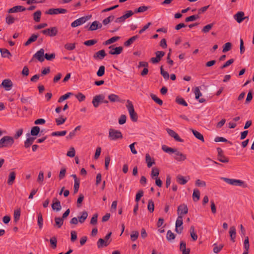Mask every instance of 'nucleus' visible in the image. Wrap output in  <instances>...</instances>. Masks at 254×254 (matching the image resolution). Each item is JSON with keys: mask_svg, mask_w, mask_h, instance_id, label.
Here are the masks:
<instances>
[{"mask_svg": "<svg viewBox=\"0 0 254 254\" xmlns=\"http://www.w3.org/2000/svg\"><path fill=\"white\" fill-rule=\"evenodd\" d=\"M20 101L23 104L27 105L31 104L32 103V98L31 97H24L22 95L20 99Z\"/></svg>", "mask_w": 254, "mask_h": 254, "instance_id": "obj_37", "label": "nucleus"}, {"mask_svg": "<svg viewBox=\"0 0 254 254\" xmlns=\"http://www.w3.org/2000/svg\"><path fill=\"white\" fill-rule=\"evenodd\" d=\"M16 19V18H14L11 15H8L6 17V23L8 25L11 24L14 22Z\"/></svg>", "mask_w": 254, "mask_h": 254, "instance_id": "obj_53", "label": "nucleus"}, {"mask_svg": "<svg viewBox=\"0 0 254 254\" xmlns=\"http://www.w3.org/2000/svg\"><path fill=\"white\" fill-rule=\"evenodd\" d=\"M192 198L194 201H197L200 198V191L197 189H194L192 193Z\"/></svg>", "mask_w": 254, "mask_h": 254, "instance_id": "obj_34", "label": "nucleus"}, {"mask_svg": "<svg viewBox=\"0 0 254 254\" xmlns=\"http://www.w3.org/2000/svg\"><path fill=\"white\" fill-rule=\"evenodd\" d=\"M108 137L110 140H117L123 137V134L120 130L114 128L109 129Z\"/></svg>", "mask_w": 254, "mask_h": 254, "instance_id": "obj_3", "label": "nucleus"}, {"mask_svg": "<svg viewBox=\"0 0 254 254\" xmlns=\"http://www.w3.org/2000/svg\"><path fill=\"white\" fill-rule=\"evenodd\" d=\"M120 39V37L119 36H114L112 37L111 38L108 39V40L106 41L105 43H104L105 45H110L112 43H113L115 42L116 41H118Z\"/></svg>", "mask_w": 254, "mask_h": 254, "instance_id": "obj_39", "label": "nucleus"}, {"mask_svg": "<svg viewBox=\"0 0 254 254\" xmlns=\"http://www.w3.org/2000/svg\"><path fill=\"white\" fill-rule=\"evenodd\" d=\"M165 54V53L163 51H157L155 52L156 57L151 58L150 61L153 64H157L161 61V58Z\"/></svg>", "mask_w": 254, "mask_h": 254, "instance_id": "obj_10", "label": "nucleus"}, {"mask_svg": "<svg viewBox=\"0 0 254 254\" xmlns=\"http://www.w3.org/2000/svg\"><path fill=\"white\" fill-rule=\"evenodd\" d=\"M90 17H91V16H84V17H80V18L74 20L73 22H72L71 24V26L72 27H75L81 25V24L84 23L88 19H89Z\"/></svg>", "mask_w": 254, "mask_h": 254, "instance_id": "obj_7", "label": "nucleus"}, {"mask_svg": "<svg viewBox=\"0 0 254 254\" xmlns=\"http://www.w3.org/2000/svg\"><path fill=\"white\" fill-rule=\"evenodd\" d=\"M20 209L18 208L16 210H15L14 211V221L15 222H17L20 219Z\"/></svg>", "mask_w": 254, "mask_h": 254, "instance_id": "obj_42", "label": "nucleus"}, {"mask_svg": "<svg viewBox=\"0 0 254 254\" xmlns=\"http://www.w3.org/2000/svg\"><path fill=\"white\" fill-rule=\"evenodd\" d=\"M102 25V24L97 21H95L92 22L90 26L88 28L89 31H94L97 29L101 28Z\"/></svg>", "mask_w": 254, "mask_h": 254, "instance_id": "obj_24", "label": "nucleus"}, {"mask_svg": "<svg viewBox=\"0 0 254 254\" xmlns=\"http://www.w3.org/2000/svg\"><path fill=\"white\" fill-rule=\"evenodd\" d=\"M42 13L40 10H37L33 13V19L36 22L40 21Z\"/></svg>", "mask_w": 254, "mask_h": 254, "instance_id": "obj_38", "label": "nucleus"}, {"mask_svg": "<svg viewBox=\"0 0 254 254\" xmlns=\"http://www.w3.org/2000/svg\"><path fill=\"white\" fill-rule=\"evenodd\" d=\"M166 131L167 133L169 134L170 136L173 137L176 141L183 142L184 141L183 139L181 138L179 135L173 130L170 129V128H167Z\"/></svg>", "mask_w": 254, "mask_h": 254, "instance_id": "obj_17", "label": "nucleus"}, {"mask_svg": "<svg viewBox=\"0 0 254 254\" xmlns=\"http://www.w3.org/2000/svg\"><path fill=\"white\" fill-rule=\"evenodd\" d=\"M110 51L109 53L111 55H119L121 54L123 50V48L121 46L118 47H114V45L110 46L109 47Z\"/></svg>", "mask_w": 254, "mask_h": 254, "instance_id": "obj_12", "label": "nucleus"}, {"mask_svg": "<svg viewBox=\"0 0 254 254\" xmlns=\"http://www.w3.org/2000/svg\"><path fill=\"white\" fill-rule=\"evenodd\" d=\"M188 212V208L187 205L185 204H182L179 205L177 209L178 215L183 216L187 214Z\"/></svg>", "mask_w": 254, "mask_h": 254, "instance_id": "obj_16", "label": "nucleus"}, {"mask_svg": "<svg viewBox=\"0 0 254 254\" xmlns=\"http://www.w3.org/2000/svg\"><path fill=\"white\" fill-rule=\"evenodd\" d=\"M0 52L1 53V56L3 58H9L11 56V54L10 52L6 49H1L0 48Z\"/></svg>", "mask_w": 254, "mask_h": 254, "instance_id": "obj_32", "label": "nucleus"}, {"mask_svg": "<svg viewBox=\"0 0 254 254\" xmlns=\"http://www.w3.org/2000/svg\"><path fill=\"white\" fill-rule=\"evenodd\" d=\"M167 239L168 241H171L175 238V234L171 230H169L167 233Z\"/></svg>", "mask_w": 254, "mask_h": 254, "instance_id": "obj_60", "label": "nucleus"}, {"mask_svg": "<svg viewBox=\"0 0 254 254\" xmlns=\"http://www.w3.org/2000/svg\"><path fill=\"white\" fill-rule=\"evenodd\" d=\"M35 138L33 137H28L24 142V146L25 148L29 147L33 143Z\"/></svg>", "mask_w": 254, "mask_h": 254, "instance_id": "obj_33", "label": "nucleus"}, {"mask_svg": "<svg viewBox=\"0 0 254 254\" xmlns=\"http://www.w3.org/2000/svg\"><path fill=\"white\" fill-rule=\"evenodd\" d=\"M183 216L178 215L177 220L176 221V228L175 231L178 233L181 234L182 232L183 227H182L183 225Z\"/></svg>", "mask_w": 254, "mask_h": 254, "instance_id": "obj_8", "label": "nucleus"}, {"mask_svg": "<svg viewBox=\"0 0 254 254\" xmlns=\"http://www.w3.org/2000/svg\"><path fill=\"white\" fill-rule=\"evenodd\" d=\"M253 99V91L250 90L247 95V98L245 101V104H249Z\"/></svg>", "mask_w": 254, "mask_h": 254, "instance_id": "obj_57", "label": "nucleus"}, {"mask_svg": "<svg viewBox=\"0 0 254 254\" xmlns=\"http://www.w3.org/2000/svg\"><path fill=\"white\" fill-rule=\"evenodd\" d=\"M150 97L151 99L155 102L157 104L159 105L160 106L162 105L163 104V101L162 100L158 98L155 94H151Z\"/></svg>", "mask_w": 254, "mask_h": 254, "instance_id": "obj_41", "label": "nucleus"}, {"mask_svg": "<svg viewBox=\"0 0 254 254\" xmlns=\"http://www.w3.org/2000/svg\"><path fill=\"white\" fill-rule=\"evenodd\" d=\"M51 247L55 249L57 248V239L56 237H53L50 239Z\"/></svg>", "mask_w": 254, "mask_h": 254, "instance_id": "obj_50", "label": "nucleus"}, {"mask_svg": "<svg viewBox=\"0 0 254 254\" xmlns=\"http://www.w3.org/2000/svg\"><path fill=\"white\" fill-rule=\"evenodd\" d=\"M139 38V36L136 35L129 38L127 41L124 43L125 47H129L136 40Z\"/></svg>", "mask_w": 254, "mask_h": 254, "instance_id": "obj_26", "label": "nucleus"}, {"mask_svg": "<svg viewBox=\"0 0 254 254\" xmlns=\"http://www.w3.org/2000/svg\"><path fill=\"white\" fill-rule=\"evenodd\" d=\"M12 86V82L9 79H5L3 80L0 84V86L3 87L6 91L10 90Z\"/></svg>", "mask_w": 254, "mask_h": 254, "instance_id": "obj_15", "label": "nucleus"}, {"mask_svg": "<svg viewBox=\"0 0 254 254\" xmlns=\"http://www.w3.org/2000/svg\"><path fill=\"white\" fill-rule=\"evenodd\" d=\"M52 208L54 210H56L57 211L61 210L62 209V206L61 205L60 201L53 203L52 204Z\"/></svg>", "mask_w": 254, "mask_h": 254, "instance_id": "obj_43", "label": "nucleus"}, {"mask_svg": "<svg viewBox=\"0 0 254 254\" xmlns=\"http://www.w3.org/2000/svg\"><path fill=\"white\" fill-rule=\"evenodd\" d=\"M139 236V233L137 231H133L130 234V239L132 241H135L137 240Z\"/></svg>", "mask_w": 254, "mask_h": 254, "instance_id": "obj_51", "label": "nucleus"}, {"mask_svg": "<svg viewBox=\"0 0 254 254\" xmlns=\"http://www.w3.org/2000/svg\"><path fill=\"white\" fill-rule=\"evenodd\" d=\"M229 234L231 238V240L233 242H235V238L236 236V229L234 226H232L230 228Z\"/></svg>", "mask_w": 254, "mask_h": 254, "instance_id": "obj_27", "label": "nucleus"}, {"mask_svg": "<svg viewBox=\"0 0 254 254\" xmlns=\"http://www.w3.org/2000/svg\"><path fill=\"white\" fill-rule=\"evenodd\" d=\"M108 99L111 102H120V98L117 95L111 94L108 96Z\"/></svg>", "mask_w": 254, "mask_h": 254, "instance_id": "obj_30", "label": "nucleus"}, {"mask_svg": "<svg viewBox=\"0 0 254 254\" xmlns=\"http://www.w3.org/2000/svg\"><path fill=\"white\" fill-rule=\"evenodd\" d=\"M222 179L227 183L232 185L243 186L244 188L247 187L244 182L240 180L228 179L226 178H222Z\"/></svg>", "mask_w": 254, "mask_h": 254, "instance_id": "obj_4", "label": "nucleus"}, {"mask_svg": "<svg viewBox=\"0 0 254 254\" xmlns=\"http://www.w3.org/2000/svg\"><path fill=\"white\" fill-rule=\"evenodd\" d=\"M73 95V93L71 92H68V93H66L65 94L61 96L59 98V99L58 100V102L61 103V102H63V101L68 98L71 95Z\"/></svg>", "mask_w": 254, "mask_h": 254, "instance_id": "obj_45", "label": "nucleus"}, {"mask_svg": "<svg viewBox=\"0 0 254 254\" xmlns=\"http://www.w3.org/2000/svg\"><path fill=\"white\" fill-rule=\"evenodd\" d=\"M40 132V127L38 126H35L31 128V134L33 136H36Z\"/></svg>", "mask_w": 254, "mask_h": 254, "instance_id": "obj_46", "label": "nucleus"}, {"mask_svg": "<svg viewBox=\"0 0 254 254\" xmlns=\"http://www.w3.org/2000/svg\"><path fill=\"white\" fill-rule=\"evenodd\" d=\"M97 247L98 249H101L103 247H107L109 244L103 239H99L97 242Z\"/></svg>", "mask_w": 254, "mask_h": 254, "instance_id": "obj_31", "label": "nucleus"}, {"mask_svg": "<svg viewBox=\"0 0 254 254\" xmlns=\"http://www.w3.org/2000/svg\"><path fill=\"white\" fill-rule=\"evenodd\" d=\"M180 250L182 252L183 254H189L190 253V249H186V242L183 241L180 243Z\"/></svg>", "mask_w": 254, "mask_h": 254, "instance_id": "obj_22", "label": "nucleus"}, {"mask_svg": "<svg viewBox=\"0 0 254 254\" xmlns=\"http://www.w3.org/2000/svg\"><path fill=\"white\" fill-rule=\"evenodd\" d=\"M194 136L198 139L201 140L202 142H204V139L203 135L199 132L193 129H190Z\"/></svg>", "mask_w": 254, "mask_h": 254, "instance_id": "obj_28", "label": "nucleus"}, {"mask_svg": "<svg viewBox=\"0 0 254 254\" xmlns=\"http://www.w3.org/2000/svg\"><path fill=\"white\" fill-rule=\"evenodd\" d=\"M106 56V54L104 50H101L95 53L93 56V58L97 60H103Z\"/></svg>", "mask_w": 254, "mask_h": 254, "instance_id": "obj_19", "label": "nucleus"}, {"mask_svg": "<svg viewBox=\"0 0 254 254\" xmlns=\"http://www.w3.org/2000/svg\"><path fill=\"white\" fill-rule=\"evenodd\" d=\"M126 107L127 109L130 117L132 121L136 122L137 121L138 116L136 113L134 111L133 105L132 102L129 100H127Z\"/></svg>", "mask_w": 254, "mask_h": 254, "instance_id": "obj_2", "label": "nucleus"}, {"mask_svg": "<svg viewBox=\"0 0 254 254\" xmlns=\"http://www.w3.org/2000/svg\"><path fill=\"white\" fill-rule=\"evenodd\" d=\"M176 179L177 182L181 185H185L188 182V180H186L184 177L181 175H178Z\"/></svg>", "mask_w": 254, "mask_h": 254, "instance_id": "obj_36", "label": "nucleus"}, {"mask_svg": "<svg viewBox=\"0 0 254 254\" xmlns=\"http://www.w3.org/2000/svg\"><path fill=\"white\" fill-rule=\"evenodd\" d=\"M173 153L175 154L174 158L178 161H185L186 158V155L182 152L179 151L177 149H175Z\"/></svg>", "mask_w": 254, "mask_h": 254, "instance_id": "obj_11", "label": "nucleus"}, {"mask_svg": "<svg viewBox=\"0 0 254 254\" xmlns=\"http://www.w3.org/2000/svg\"><path fill=\"white\" fill-rule=\"evenodd\" d=\"M232 47V44L230 42H227L224 45L222 52L226 53L230 51Z\"/></svg>", "mask_w": 254, "mask_h": 254, "instance_id": "obj_54", "label": "nucleus"}, {"mask_svg": "<svg viewBox=\"0 0 254 254\" xmlns=\"http://www.w3.org/2000/svg\"><path fill=\"white\" fill-rule=\"evenodd\" d=\"M147 209L150 212H153L154 210V203L152 199H150L148 201V204L147 206Z\"/></svg>", "mask_w": 254, "mask_h": 254, "instance_id": "obj_48", "label": "nucleus"}, {"mask_svg": "<svg viewBox=\"0 0 254 254\" xmlns=\"http://www.w3.org/2000/svg\"><path fill=\"white\" fill-rule=\"evenodd\" d=\"M44 50L43 49H40L39 51H38L33 56L31 61L33 60V59H37L40 62H43L44 60Z\"/></svg>", "mask_w": 254, "mask_h": 254, "instance_id": "obj_9", "label": "nucleus"}, {"mask_svg": "<svg viewBox=\"0 0 254 254\" xmlns=\"http://www.w3.org/2000/svg\"><path fill=\"white\" fill-rule=\"evenodd\" d=\"M104 99H105V96L103 94H99L94 96L92 101L93 106L95 108H97L99 105V103H101V100H103Z\"/></svg>", "mask_w": 254, "mask_h": 254, "instance_id": "obj_14", "label": "nucleus"}, {"mask_svg": "<svg viewBox=\"0 0 254 254\" xmlns=\"http://www.w3.org/2000/svg\"><path fill=\"white\" fill-rule=\"evenodd\" d=\"M145 161L148 168L151 167L153 165L155 164L154 159L152 158L148 153L145 155Z\"/></svg>", "mask_w": 254, "mask_h": 254, "instance_id": "obj_25", "label": "nucleus"}, {"mask_svg": "<svg viewBox=\"0 0 254 254\" xmlns=\"http://www.w3.org/2000/svg\"><path fill=\"white\" fill-rule=\"evenodd\" d=\"M190 236L193 241H196L197 239V235L195 233L194 227L191 226L190 228Z\"/></svg>", "mask_w": 254, "mask_h": 254, "instance_id": "obj_49", "label": "nucleus"}, {"mask_svg": "<svg viewBox=\"0 0 254 254\" xmlns=\"http://www.w3.org/2000/svg\"><path fill=\"white\" fill-rule=\"evenodd\" d=\"M64 48L67 50H73L75 48V43H66L64 45Z\"/></svg>", "mask_w": 254, "mask_h": 254, "instance_id": "obj_62", "label": "nucleus"}, {"mask_svg": "<svg viewBox=\"0 0 254 254\" xmlns=\"http://www.w3.org/2000/svg\"><path fill=\"white\" fill-rule=\"evenodd\" d=\"M97 40L96 39H92L86 41L84 42V44L87 46H92L97 43Z\"/></svg>", "mask_w": 254, "mask_h": 254, "instance_id": "obj_61", "label": "nucleus"}, {"mask_svg": "<svg viewBox=\"0 0 254 254\" xmlns=\"http://www.w3.org/2000/svg\"><path fill=\"white\" fill-rule=\"evenodd\" d=\"M105 66L101 65L97 72V75L98 76H102L105 74Z\"/></svg>", "mask_w": 254, "mask_h": 254, "instance_id": "obj_56", "label": "nucleus"}, {"mask_svg": "<svg viewBox=\"0 0 254 254\" xmlns=\"http://www.w3.org/2000/svg\"><path fill=\"white\" fill-rule=\"evenodd\" d=\"M43 217L41 213L38 214V225L40 229H41L43 227Z\"/></svg>", "mask_w": 254, "mask_h": 254, "instance_id": "obj_55", "label": "nucleus"}, {"mask_svg": "<svg viewBox=\"0 0 254 254\" xmlns=\"http://www.w3.org/2000/svg\"><path fill=\"white\" fill-rule=\"evenodd\" d=\"M14 140L13 137L10 136H4L0 139V148L10 147L14 143Z\"/></svg>", "mask_w": 254, "mask_h": 254, "instance_id": "obj_1", "label": "nucleus"}, {"mask_svg": "<svg viewBox=\"0 0 254 254\" xmlns=\"http://www.w3.org/2000/svg\"><path fill=\"white\" fill-rule=\"evenodd\" d=\"M98 216V215L97 213H95L93 215V217L90 220V224L95 225L97 223Z\"/></svg>", "mask_w": 254, "mask_h": 254, "instance_id": "obj_64", "label": "nucleus"}, {"mask_svg": "<svg viewBox=\"0 0 254 254\" xmlns=\"http://www.w3.org/2000/svg\"><path fill=\"white\" fill-rule=\"evenodd\" d=\"M214 23H210L204 26L202 29V32L206 33L208 32L213 27Z\"/></svg>", "mask_w": 254, "mask_h": 254, "instance_id": "obj_47", "label": "nucleus"}, {"mask_svg": "<svg viewBox=\"0 0 254 254\" xmlns=\"http://www.w3.org/2000/svg\"><path fill=\"white\" fill-rule=\"evenodd\" d=\"M58 28L56 27H52L41 31L43 34L51 37H54L58 34Z\"/></svg>", "mask_w": 254, "mask_h": 254, "instance_id": "obj_5", "label": "nucleus"}, {"mask_svg": "<svg viewBox=\"0 0 254 254\" xmlns=\"http://www.w3.org/2000/svg\"><path fill=\"white\" fill-rule=\"evenodd\" d=\"M67 12V10L64 8H50L45 12L47 14H64Z\"/></svg>", "mask_w": 254, "mask_h": 254, "instance_id": "obj_6", "label": "nucleus"}, {"mask_svg": "<svg viewBox=\"0 0 254 254\" xmlns=\"http://www.w3.org/2000/svg\"><path fill=\"white\" fill-rule=\"evenodd\" d=\"M88 217V213L86 211H83L81 212V215L78 217V221L80 223H83L84 222L85 220L87 219Z\"/></svg>", "mask_w": 254, "mask_h": 254, "instance_id": "obj_29", "label": "nucleus"}, {"mask_svg": "<svg viewBox=\"0 0 254 254\" xmlns=\"http://www.w3.org/2000/svg\"><path fill=\"white\" fill-rule=\"evenodd\" d=\"M176 102L178 104L182 105L184 106H188V104L187 103V102L185 101V100L183 98L181 97H177L176 99Z\"/></svg>", "mask_w": 254, "mask_h": 254, "instance_id": "obj_52", "label": "nucleus"}, {"mask_svg": "<svg viewBox=\"0 0 254 254\" xmlns=\"http://www.w3.org/2000/svg\"><path fill=\"white\" fill-rule=\"evenodd\" d=\"M162 149L166 153H173L175 148H171L165 145H163L162 146Z\"/></svg>", "mask_w": 254, "mask_h": 254, "instance_id": "obj_44", "label": "nucleus"}, {"mask_svg": "<svg viewBox=\"0 0 254 254\" xmlns=\"http://www.w3.org/2000/svg\"><path fill=\"white\" fill-rule=\"evenodd\" d=\"M148 7L146 6H141L134 10V13L143 12L148 9Z\"/></svg>", "mask_w": 254, "mask_h": 254, "instance_id": "obj_63", "label": "nucleus"}, {"mask_svg": "<svg viewBox=\"0 0 254 254\" xmlns=\"http://www.w3.org/2000/svg\"><path fill=\"white\" fill-rule=\"evenodd\" d=\"M75 96L79 102L83 101L85 99V96L81 92H78Z\"/></svg>", "mask_w": 254, "mask_h": 254, "instance_id": "obj_59", "label": "nucleus"}, {"mask_svg": "<svg viewBox=\"0 0 254 254\" xmlns=\"http://www.w3.org/2000/svg\"><path fill=\"white\" fill-rule=\"evenodd\" d=\"M244 15L245 13L243 11H239L234 15V17L237 22L240 23L244 19L248 18V17H244Z\"/></svg>", "mask_w": 254, "mask_h": 254, "instance_id": "obj_18", "label": "nucleus"}, {"mask_svg": "<svg viewBox=\"0 0 254 254\" xmlns=\"http://www.w3.org/2000/svg\"><path fill=\"white\" fill-rule=\"evenodd\" d=\"M26 10V8L21 5L15 6L8 10V13H14L19 11H24Z\"/></svg>", "mask_w": 254, "mask_h": 254, "instance_id": "obj_20", "label": "nucleus"}, {"mask_svg": "<svg viewBox=\"0 0 254 254\" xmlns=\"http://www.w3.org/2000/svg\"><path fill=\"white\" fill-rule=\"evenodd\" d=\"M38 37H39L38 34H32L31 35V36L30 37V38L27 40V41L24 44V45L25 46H28L32 42H35L37 40Z\"/></svg>", "mask_w": 254, "mask_h": 254, "instance_id": "obj_21", "label": "nucleus"}, {"mask_svg": "<svg viewBox=\"0 0 254 254\" xmlns=\"http://www.w3.org/2000/svg\"><path fill=\"white\" fill-rule=\"evenodd\" d=\"M15 178H16L15 172L14 171L10 172V173L8 175V180H7V184L9 186H11L14 183Z\"/></svg>", "mask_w": 254, "mask_h": 254, "instance_id": "obj_23", "label": "nucleus"}, {"mask_svg": "<svg viewBox=\"0 0 254 254\" xmlns=\"http://www.w3.org/2000/svg\"><path fill=\"white\" fill-rule=\"evenodd\" d=\"M160 72H161V74L163 76V77L165 79H169V73L164 70L162 66H161L160 67Z\"/></svg>", "mask_w": 254, "mask_h": 254, "instance_id": "obj_58", "label": "nucleus"}, {"mask_svg": "<svg viewBox=\"0 0 254 254\" xmlns=\"http://www.w3.org/2000/svg\"><path fill=\"white\" fill-rule=\"evenodd\" d=\"M64 220L62 217L55 218V224L57 226L58 228H60L62 227L64 223Z\"/></svg>", "mask_w": 254, "mask_h": 254, "instance_id": "obj_40", "label": "nucleus"}, {"mask_svg": "<svg viewBox=\"0 0 254 254\" xmlns=\"http://www.w3.org/2000/svg\"><path fill=\"white\" fill-rule=\"evenodd\" d=\"M159 174V170L158 168L156 167H153L152 168L151 177L154 179L155 178H158V176Z\"/></svg>", "mask_w": 254, "mask_h": 254, "instance_id": "obj_35", "label": "nucleus"}, {"mask_svg": "<svg viewBox=\"0 0 254 254\" xmlns=\"http://www.w3.org/2000/svg\"><path fill=\"white\" fill-rule=\"evenodd\" d=\"M218 152V160L222 163H228L229 159L223 155V151L220 148L217 149Z\"/></svg>", "mask_w": 254, "mask_h": 254, "instance_id": "obj_13", "label": "nucleus"}]
</instances>
